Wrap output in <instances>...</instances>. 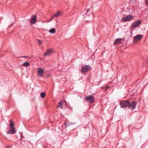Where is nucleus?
<instances>
[{
    "instance_id": "obj_7",
    "label": "nucleus",
    "mask_w": 148,
    "mask_h": 148,
    "mask_svg": "<svg viewBox=\"0 0 148 148\" xmlns=\"http://www.w3.org/2000/svg\"><path fill=\"white\" fill-rule=\"evenodd\" d=\"M90 66L89 65H86L84 66L81 70V72L82 73H84L87 72L89 70Z\"/></svg>"
},
{
    "instance_id": "obj_5",
    "label": "nucleus",
    "mask_w": 148,
    "mask_h": 148,
    "mask_svg": "<svg viewBox=\"0 0 148 148\" xmlns=\"http://www.w3.org/2000/svg\"><path fill=\"white\" fill-rule=\"evenodd\" d=\"M141 22L140 20H138L135 21L131 25V28L133 29L138 27L141 23Z\"/></svg>"
},
{
    "instance_id": "obj_14",
    "label": "nucleus",
    "mask_w": 148,
    "mask_h": 148,
    "mask_svg": "<svg viewBox=\"0 0 148 148\" xmlns=\"http://www.w3.org/2000/svg\"><path fill=\"white\" fill-rule=\"evenodd\" d=\"M22 65L25 66H29V63L27 62H26L23 63Z\"/></svg>"
},
{
    "instance_id": "obj_21",
    "label": "nucleus",
    "mask_w": 148,
    "mask_h": 148,
    "mask_svg": "<svg viewBox=\"0 0 148 148\" xmlns=\"http://www.w3.org/2000/svg\"><path fill=\"white\" fill-rule=\"evenodd\" d=\"M145 2V3L148 5V0H146Z\"/></svg>"
},
{
    "instance_id": "obj_24",
    "label": "nucleus",
    "mask_w": 148,
    "mask_h": 148,
    "mask_svg": "<svg viewBox=\"0 0 148 148\" xmlns=\"http://www.w3.org/2000/svg\"><path fill=\"white\" fill-rule=\"evenodd\" d=\"M89 10H90L89 9H87V12H88L89 11Z\"/></svg>"
},
{
    "instance_id": "obj_9",
    "label": "nucleus",
    "mask_w": 148,
    "mask_h": 148,
    "mask_svg": "<svg viewBox=\"0 0 148 148\" xmlns=\"http://www.w3.org/2000/svg\"><path fill=\"white\" fill-rule=\"evenodd\" d=\"M53 52L52 49H48L47 50L46 52L44 54V56H47L51 55Z\"/></svg>"
},
{
    "instance_id": "obj_1",
    "label": "nucleus",
    "mask_w": 148,
    "mask_h": 148,
    "mask_svg": "<svg viewBox=\"0 0 148 148\" xmlns=\"http://www.w3.org/2000/svg\"><path fill=\"white\" fill-rule=\"evenodd\" d=\"M130 101L127 100L123 101L120 102V105L121 108H125L128 107Z\"/></svg>"
},
{
    "instance_id": "obj_11",
    "label": "nucleus",
    "mask_w": 148,
    "mask_h": 148,
    "mask_svg": "<svg viewBox=\"0 0 148 148\" xmlns=\"http://www.w3.org/2000/svg\"><path fill=\"white\" fill-rule=\"evenodd\" d=\"M36 20V16H34L32 17L31 20V23L32 24H34Z\"/></svg>"
},
{
    "instance_id": "obj_2",
    "label": "nucleus",
    "mask_w": 148,
    "mask_h": 148,
    "mask_svg": "<svg viewBox=\"0 0 148 148\" xmlns=\"http://www.w3.org/2000/svg\"><path fill=\"white\" fill-rule=\"evenodd\" d=\"M86 100L89 103H93L94 101V98L91 95L85 97Z\"/></svg>"
},
{
    "instance_id": "obj_4",
    "label": "nucleus",
    "mask_w": 148,
    "mask_h": 148,
    "mask_svg": "<svg viewBox=\"0 0 148 148\" xmlns=\"http://www.w3.org/2000/svg\"><path fill=\"white\" fill-rule=\"evenodd\" d=\"M133 16L132 15H130L127 16L125 17L122 18V21L123 22H126L132 20L133 19Z\"/></svg>"
},
{
    "instance_id": "obj_15",
    "label": "nucleus",
    "mask_w": 148,
    "mask_h": 148,
    "mask_svg": "<svg viewBox=\"0 0 148 148\" xmlns=\"http://www.w3.org/2000/svg\"><path fill=\"white\" fill-rule=\"evenodd\" d=\"M63 101H60L58 103L59 106H58V107H60L61 108H62V106L63 103Z\"/></svg>"
},
{
    "instance_id": "obj_19",
    "label": "nucleus",
    "mask_w": 148,
    "mask_h": 148,
    "mask_svg": "<svg viewBox=\"0 0 148 148\" xmlns=\"http://www.w3.org/2000/svg\"><path fill=\"white\" fill-rule=\"evenodd\" d=\"M37 40L38 41V43L39 45L41 44L42 43V41H41L40 40L38 39H37Z\"/></svg>"
},
{
    "instance_id": "obj_6",
    "label": "nucleus",
    "mask_w": 148,
    "mask_h": 148,
    "mask_svg": "<svg viewBox=\"0 0 148 148\" xmlns=\"http://www.w3.org/2000/svg\"><path fill=\"white\" fill-rule=\"evenodd\" d=\"M38 76L39 77H41L44 73V69L41 68L39 67L37 69Z\"/></svg>"
},
{
    "instance_id": "obj_3",
    "label": "nucleus",
    "mask_w": 148,
    "mask_h": 148,
    "mask_svg": "<svg viewBox=\"0 0 148 148\" xmlns=\"http://www.w3.org/2000/svg\"><path fill=\"white\" fill-rule=\"evenodd\" d=\"M136 104L137 103L134 101H132L131 103L130 102L128 107L131 110H133L135 109Z\"/></svg>"
},
{
    "instance_id": "obj_22",
    "label": "nucleus",
    "mask_w": 148,
    "mask_h": 148,
    "mask_svg": "<svg viewBox=\"0 0 148 148\" xmlns=\"http://www.w3.org/2000/svg\"><path fill=\"white\" fill-rule=\"evenodd\" d=\"M54 17H53H53H51V19L49 21H51V20H52L53 19V18H54Z\"/></svg>"
},
{
    "instance_id": "obj_10",
    "label": "nucleus",
    "mask_w": 148,
    "mask_h": 148,
    "mask_svg": "<svg viewBox=\"0 0 148 148\" xmlns=\"http://www.w3.org/2000/svg\"><path fill=\"white\" fill-rule=\"evenodd\" d=\"M16 132V131L15 130L14 127H13L8 131L7 132V134H13Z\"/></svg>"
},
{
    "instance_id": "obj_16",
    "label": "nucleus",
    "mask_w": 148,
    "mask_h": 148,
    "mask_svg": "<svg viewBox=\"0 0 148 148\" xmlns=\"http://www.w3.org/2000/svg\"><path fill=\"white\" fill-rule=\"evenodd\" d=\"M10 123L9 125L10 127H11V128L14 127V124L11 120H10Z\"/></svg>"
},
{
    "instance_id": "obj_8",
    "label": "nucleus",
    "mask_w": 148,
    "mask_h": 148,
    "mask_svg": "<svg viewBox=\"0 0 148 148\" xmlns=\"http://www.w3.org/2000/svg\"><path fill=\"white\" fill-rule=\"evenodd\" d=\"M143 37V35L141 34L137 35L134 37V42H136L138 40H141Z\"/></svg>"
},
{
    "instance_id": "obj_25",
    "label": "nucleus",
    "mask_w": 148,
    "mask_h": 148,
    "mask_svg": "<svg viewBox=\"0 0 148 148\" xmlns=\"http://www.w3.org/2000/svg\"><path fill=\"white\" fill-rule=\"evenodd\" d=\"M146 62H148V61H146V62H144V64L145 65V63Z\"/></svg>"
},
{
    "instance_id": "obj_12",
    "label": "nucleus",
    "mask_w": 148,
    "mask_h": 148,
    "mask_svg": "<svg viewBox=\"0 0 148 148\" xmlns=\"http://www.w3.org/2000/svg\"><path fill=\"white\" fill-rule=\"evenodd\" d=\"M122 39L120 38H117L114 41V44L115 45H116L118 43H119L121 41V40H122Z\"/></svg>"
},
{
    "instance_id": "obj_18",
    "label": "nucleus",
    "mask_w": 148,
    "mask_h": 148,
    "mask_svg": "<svg viewBox=\"0 0 148 148\" xmlns=\"http://www.w3.org/2000/svg\"><path fill=\"white\" fill-rule=\"evenodd\" d=\"M45 95L46 94L45 93H44L43 92H41L40 94V96L41 98H44Z\"/></svg>"
},
{
    "instance_id": "obj_20",
    "label": "nucleus",
    "mask_w": 148,
    "mask_h": 148,
    "mask_svg": "<svg viewBox=\"0 0 148 148\" xmlns=\"http://www.w3.org/2000/svg\"><path fill=\"white\" fill-rule=\"evenodd\" d=\"M110 88V86H107L106 88V90H107L109 88Z\"/></svg>"
},
{
    "instance_id": "obj_23",
    "label": "nucleus",
    "mask_w": 148,
    "mask_h": 148,
    "mask_svg": "<svg viewBox=\"0 0 148 148\" xmlns=\"http://www.w3.org/2000/svg\"><path fill=\"white\" fill-rule=\"evenodd\" d=\"M21 57L27 58V57L26 56H22Z\"/></svg>"
},
{
    "instance_id": "obj_13",
    "label": "nucleus",
    "mask_w": 148,
    "mask_h": 148,
    "mask_svg": "<svg viewBox=\"0 0 148 148\" xmlns=\"http://www.w3.org/2000/svg\"><path fill=\"white\" fill-rule=\"evenodd\" d=\"M61 13L60 11H58L56 14L53 15V17H58L60 15Z\"/></svg>"
},
{
    "instance_id": "obj_17",
    "label": "nucleus",
    "mask_w": 148,
    "mask_h": 148,
    "mask_svg": "<svg viewBox=\"0 0 148 148\" xmlns=\"http://www.w3.org/2000/svg\"><path fill=\"white\" fill-rule=\"evenodd\" d=\"M49 32L51 34H54L56 32L55 29L54 28H52L50 29Z\"/></svg>"
},
{
    "instance_id": "obj_26",
    "label": "nucleus",
    "mask_w": 148,
    "mask_h": 148,
    "mask_svg": "<svg viewBox=\"0 0 148 148\" xmlns=\"http://www.w3.org/2000/svg\"><path fill=\"white\" fill-rule=\"evenodd\" d=\"M6 148H10V147H9V146H8V147H6Z\"/></svg>"
}]
</instances>
